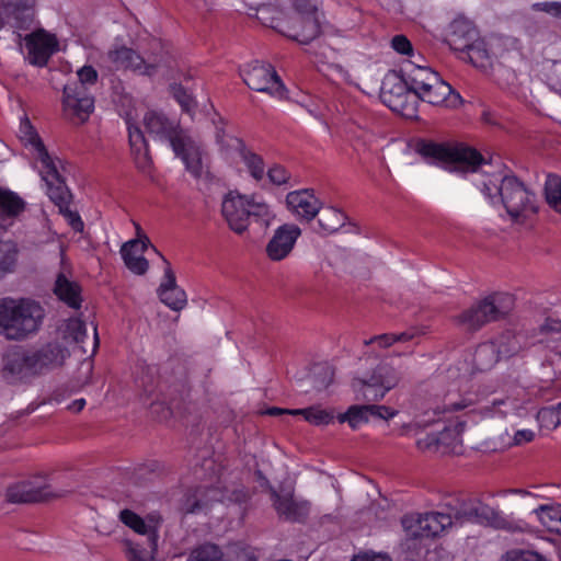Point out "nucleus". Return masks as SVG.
Returning <instances> with one entry per match:
<instances>
[{"instance_id":"1","label":"nucleus","mask_w":561,"mask_h":561,"mask_svg":"<svg viewBox=\"0 0 561 561\" xmlns=\"http://www.w3.org/2000/svg\"><path fill=\"white\" fill-rule=\"evenodd\" d=\"M22 128L26 129L28 142L37 151V159L42 163L41 176L46 183L47 194L50 201L58 206L60 213L67 217L71 228L77 232H81L84 227L83 221L77 213L69 209L71 193L59 172L57 162L49 156L42 139L30 125L28 121Z\"/></svg>"},{"instance_id":"2","label":"nucleus","mask_w":561,"mask_h":561,"mask_svg":"<svg viewBox=\"0 0 561 561\" xmlns=\"http://www.w3.org/2000/svg\"><path fill=\"white\" fill-rule=\"evenodd\" d=\"M482 192L492 201L499 197L515 222H523L538 210L536 194L515 175L493 176L483 182Z\"/></svg>"},{"instance_id":"3","label":"nucleus","mask_w":561,"mask_h":561,"mask_svg":"<svg viewBox=\"0 0 561 561\" xmlns=\"http://www.w3.org/2000/svg\"><path fill=\"white\" fill-rule=\"evenodd\" d=\"M45 317L43 307L30 299H0V334L10 341H21L38 331Z\"/></svg>"},{"instance_id":"4","label":"nucleus","mask_w":561,"mask_h":561,"mask_svg":"<svg viewBox=\"0 0 561 561\" xmlns=\"http://www.w3.org/2000/svg\"><path fill=\"white\" fill-rule=\"evenodd\" d=\"M415 151L428 163L455 171H476L484 163L482 154L463 145H450L431 140H419Z\"/></svg>"},{"instance_id":"5","label":"nucleus","mask_w":561,"mask_h":561,"mask_svg":"<svg viewBox=\"0 0 561 561\" xmlns=\"http://www.w3.org/2000/svg\"><path fill=\"white\" fill-rule=\"evenodd\" d=\"M221 214L229 228L237 234H242L253 220L261 228H267L274 218L267 204L256 202L237 192H229L221 203Z\"/></svg>"},{"instance_id":"6","label":"nucleus","mask_w":561,"mask_h":561,"mask_svg":"<svg viewBox=\"0 0 561 561\" xmlns=\"http://www.w3.org/2000/svg\"><path fill=\"white\" fill-rule=\"evenodd\" d=\"M78 81L68 83L62 90L65 116L75 124H83L94 110V99L88 93V85L98 81V71L92 66H83L77 72Z\"/></svg>"},{"instance_id":"7","label":"nucleus","mask_w":561,"mask_h":561,"mask_svg":"<svg viewBox=\"0 0 561 561\" xmlns=\"http://www.w3.org/2000/svg\"><path fill=\"white\" fill-rule=\"evenodd\" d=\"M514 308V297L493 293L462 311L456 319L466 331H478L483 325L506 318Z\"/></svg>"},{"instance_id":"8","label":"nucleus","mask_w":561,"mask_h":561,"mask_svg":"<svg viewBox=\"0 0 561 561\" xmlns=\"http://www.w3.org/2000/svg\"><path fill=\"white\" fill-rule=\"evenodd\" d=\"M446 42L453 50L461 54L460 58L476 67H483L489 58L485 42L474 24L466 18H457L450 23Z\"/></svg>"},{"instance_id":"9","label":"nucleus","mask_w":561,"mask_h":561,"mask_svg":"<svg viewBox=\"0 0 561 561\" xmlns=\"http://www.w3.org/2000/svg\"><path fill=\"white\" fill-rule=\"evenodd\" d=\"M36 0H0V30L10 27L16 33L19 46L22 35L19 31H28L35 23Z\"/></svg>"},{"instance_id":"10","label":"nucleus","mask_w":561,"mask_h":561,"mask_svg":"<svg viewBox=\"0 0 561 561\" xmlns=\"http://www.w3.org/2000/svg\"><path fill=\"white\" fill-rule=\"evenodd\" d=\"M242 77L244 83L256 92H264L279 100L286 98L287 90L271 64L256 60L243 71Z\"/></svg>"},{"instance_id":"11","label":"nucleus","mask_w":561,"mask_h":561,"mask_svg":"<svg viewBox=\"0 0 561 561\" xmlns=\"http://www.w3.org/2000/svg\"><path fill=\"white\" fill-rule=\"evenodd\" d=\"M270 497L279 519L290 523H304L307 519L310 503L295 499L291 490L277 491L270 486Z\"/></svg>"},{"instance_id":"12","label":"nucleus","mask_w":561,"mask_h":561,"mask_svg":"<svg viewBox=\"0 0 561 561\" xmlns=\"http://www.w3.org/2000/svg\"><path fill=\"white\" fill-rule=\"evenodd\" d=\"M65 494L66 491H55L49 484L35 485L30 481H24L8 488L5 496L10 503L30 504L47 502Z\"/></svg>"},{"instance_id":"13","label":"nucleus","mask_w":561,"mask_h":561,"mask_svg":"<svg viewBox=\"0 0 561 561\" xmlns=\"http://www.w3.org/2000/svg\"><path fill=\"white\" fill-rule=\"evenodd\" d=\"M107 59L115 70L130 69L146 76H153L159 66L157 60L146 61L137 51L126 46L110 50Z\"/></svg>"},{"instance_id":"14","label":"nucleus","mask_w":561,"mask_h":561,"mask_svg":"<svg viewBox=\"0 0 561 561\" xmlns=\"http://www.w3.org/2000/svg\"><path fill=\"white\" fill-rule=\"evenodd\" d=\"M301 230L294 224H284L278 227L267 242L265 252L271 261L278 262L286 259L293 251Z\"/></svg>"},{"instance_id":"15","label":"nucleus","mask_w":561,"mask_h":561,"mask_svg":"<svg viewBox=\"0 0 561 561\" xmlns=\"http://www.w3.org/2000/svg\"><path fill=\"white\" fill-rule=\"evenodd\" d=\"M27 48V60L38 67L46 66L56 50L57 39L44 30H37L24 37Z\"/></svg>"},{"instance_id":"16","label":"nucleus","mask_w":561,"mask_h":561,"mask_svg":"<svg viewBox=\"0 0 561 561\" xmlns=\"http://www.w3.org/2000/svg\"><path fill=\"white\" fill-rule=\"evenodd\" d=\"M271 27L304 45L309 44L321 33L319 20L314 14L301 15L293 25H286V27L280 22L272 23Z\"/></svg>"},{"instance_id":"17","label":"nucleus","mask_w":561,"mask_h":561,"mask_svg":"<svg viewBox=\"0 0 561 561\" xmlns=\"http://www.w3.org/2000/svg\"><path fill=\"white\" fill-rule=\"evenodd\" d=\"M28 351L15 347L3 355L2 376L9 382L22 381L34 376Z\"/></svg>"},{"instance_id":"18","label":"nucleus","mask_w":561,"mask_h":561,"mask_svg":"<svg viewBox=\"0 0 561 561\" xmlns=\"http://www.w3.org/2000/svg\"><path fill=\"white\" fill-rule=\"evenodd\" d=\"M421 101L432 105H445L446 107H457L462 100L459 93L455 92L450 84L442 78L435 80L427 88L416 92Z\"/></svg>"},{"instance_id":"19","label":"nucleus","mask_w":561,"mask_h":561,"mask_svg":"<svg viewBox=\"0 0 561 561\" xmlns=\"http://www.w3.org/2000/svg\"><path fill=\"white\" fill-rule=\"evenodd\" d=\"M149 244L150 240L147 236H144L142 238L127 241L121 249L125 265L137 275H144L148 271L149 263L142 254Z\"/></svg>"},{"instance_id":"20","label":"nucleus","mask_w":561,"mask_h":561,"mask_svg":"<svg viewBox=\"0 0 561 561\" xmlns=\"http://www.w3.org/2000/svg\"><path fill=\"white\" fill-rule=\"evenodd\" d=\"M165 268H164V280L161 283L158 291L159 297L163 304H165L172 310H182L187 302L186 294L183 289L178 287L175 280V274L171 268L170 263L162 256Z\"/></svg>"},{"instance_id":"21","label":"nucleus","mask_w":561,"mask_h":561,"mask_svg":"<svg viewBox=\"0 0 561 561\" xmlns=\"http://www.w3.org/2000/svg\"><path fill=\"white\" fill-rule=\"evenodd\" d=\"M172 149L178 157H181L185 163L186 170L194 178H201L203 175L204 171L201 150L190 138L185 136L173 137Z\"/></svg>"},{"instance_id":"22","label":"nucleus","mask_w":561,"mask_h":561,"mask_svg":"<svg viewBox=\"0 0 561 561\" xmlns=\"http://www.w3.org/2000/svg\"><path fill=\"white\" fill-rule=\"evenodd\" d=\"M28 356L35 376L42 374L44 370L62 365L65 360V350L58 344L49 343L37 351H28Z\"/></svg>"},{"instance_id":"23","label":"nucleus","mask_w":561,"mask_h":561,"mask_svg":"<svg viewBox=\"0 0 561 561\" xmlns=\"http://www.w3.org/2000/svg\"><path fill=\"white\" fill-rule=\"evenodd\" d=\"M402 526L411 538H431L440 534L434 512L424 515H410L402 518Z\"/></svg>"},{"instance_id":"24","label":"nucleus","mask_w":561,"mask_h":561,"mask_svg":"<svg viewBox=\"0 0 561 561\" xmlns=\"http://www.w3.org/2000/svg\"><path fill=\"white\" fill-rule=\"evenodd\" d=\"M287 206L300 218L312 220L321 208V203L314 197L312 190L294 191L286 196Z\"/></svg>"},{"instance_id":"25","label":"nucleus","mask_w":561,"mask_h":561,"mask_svg":"<svg viewBox=\"0 0 561 561\" xmlns=\"http://www.w3.org/2000/svg\"><path fill=\"white\" fill-rule=\"evenodd\" d=\"M129 145L136 168L144 174H150L152 159L142 131L137 127H128Z\"/></svg>"},{"instance_id":"26","label":"nucleus","mask_w":561,"mask_h":561,"mask_svg":"<svg viewBox=\"0 0 561 561\" xmlns=\"http://www.w3.org/2000/svg\"><path fill=\"white\" fill-rule=\"evenodd\" d=\"M400 73L408 82L410 89L415 93L424 88H427L435 80L440 78L439 75L431 68L421 67L414 65L413 62H408L404 67H402L400 69Z\"/></svg>"},{"instance_id":"27","label":"nucleus","mask_w":561,"mask_h":561,"mask_svg":"<svg viewBox=\"0 0 561 561\" xmlns=\"http://www.w3.org/2000/svg\"><path fill=\"white\" fill-rule=\"evenodd\" d=\"M409 90L410 87L403 76L400 72L393 73L387 76L382 81L380 98L389 108L398 107L400 106L398 103L400 101L399 98L401 99Z\"/></svg>"},{"instance_id":"28","label":"nucleus","mask_w":561,"mask_h":561,"mask_svg":"<svg viewBox=\"0 0 561 561\" xmlns=\"http://www.w3.org/2000/svg\"><path fill=\"white\" fill-rule=\"evenodd\" d=\"M54 293L68 307L72 309L81 307V286L77 282L70 280L64 272L56 277Z\"/></svg>"},{"instance_id":"29","label":"nucleus","mask_w":561,"mask_h":561,"mask_svg":"<svg viewBox=\"0 0 561 561\" xmlns=\"http://www.w3.org/2000/svg\"><path fill=\"white\" fill-rule=\"evenodd\" d=\"M135 383L147 397L152 396L159 388V369L156 365L138 362L135 373Z\"/></svg>"},{"instance_id":"30","label":"nucleus","mask_w":561,"mask_h":561,"mask_svg":"<svg viewBox=\"0 0 561 561\" xmlns=\"http://www.w3.org/2000/svg\"><path fill=\"white\" fill-rule=\"evenodd\" d=\"M493 343L502 358L515 356L528 346L526 335L513 331L503 332Z\"/></svg>"},{"instance_id":"31","label":"nucleus","mask_w":561,"mask_h":561,"mask_svg":"<svg viewBox=\"0 0 561 561\" xmlns=\"http://www.w3.org/2000/svg\"><path fill=\"white\" fill-rule=\"evenodd\" d=\"M144 123L150 134L167 138L171 146L173 137H183V135L173 127V124L162 114L148 112L144 117Z\"/></svg>"},{"instance_id":"32","label":"nucleus","mask_w":561,"mask_h":561,"mask_svg":"<svg viewBox=\"0 0 561 561\" xmlns=\"http://www.w3.org/2000/svg\"><path fill=\"white\" fill-rule=\"evenodd\" d=\"M465 516L468 520L485 524L494 528H504L507 524L500 512L485 504L470 507L465 512Z\"/></svg>"},{"instance_id":"33","label":"nucleus","mask_w":561,"mask_h":561,"mask_svg":"<svg viewBox=\"0 0 561 561\" xmlns=\"http://www.w3.org/2000/svg\"><path fill=\"white\" fill-rule=\"evenodd\" d=\"M320 216L318 218L317 232L321 234H330L337 231L344 226L346 216L336 208L327 207L320 208Z\"/></svg>"},{"instance_id":"34","label":"nucleus","mask_w":561,"mask_h":561,"mask_svg":"<svg viewBox=\"0 0 561 561\" xmlns=\"http://www.w3.org/2000/svg\"><path fill=\"white\" fill-rule=\"evenodd\" d=\"M18 257V244L12 240H0V279L15 271Z\"/></svg>"},{"instance_id":"35","label":"nucleus","mask_w":561,"mask_h":561,"mask_svg":"<svg viewBox=\"0 0 561 561\" xmlns=\"http://www.w3.org/2000/svg\"><path fill=\"white\" fill-rule=\"evenodd\" d=\"M501 358L493 341L480 344L473 354L474 366L481 371L491 369Z\"/></svg>"},{"instance_id":"36","label":"nucleus","mask_w":561,"mask_h":561,"mask_svg":"<svg viewBox=\"0 0 561 561\" xmlns=\"http://www.w3.org/2000/svg\"><path fill=\"white\" fill-rule=\"evenodd\" d=\"M455 437L454 430L444 427V430L437 434L431 433L423 438H417L416 446L423 451L445 453V449H442V446H447L449 444V439Z\"/></svg>"},{"instance_id":"37","label":"nucleus","mask_w":561,"mask_h":561,"mask_svg":"<svg viewBox=\"0 0 561 561\" xmlns=\"http://www.w3.org/2000/svg\"><path fill=\"white\" fill-rule=\"evenodd\" d=\"M25 208L24 201L15 193L0 188V217L14 218Z\"/></svg>"},{"instance_id":"38","label":"nucleus","mask_w":561,"mask_h":561,"mask_svg":"<svg viewBox=\"0 0 561 561\" xmlns=\"http://www.w3.org/2000/svg\"><path fill=\"white\" fill-rule=\"evenodd\" d=\"M293 415H302L312 425H328L334 420L332 410L322 409L320 405H312L306 409H295Z\"/></svg>"},{"instance_id":"39","label":"nucleus","mask_w":561,"mask_h":561,"mask_svg":"<svg viewBox=\"0 0 561 561\" xmlns=\"http://www.w3.org/2000/svg\"><path fill=\"white\" fill-rule=\"evenodd\" d=\"M216 140L220 148V151L230 158L233 154L241 156L242 151L245 150V146L242 139L227 133L224 129H218L216 134Z\"/></svg>"},{"instance_id":"40","label":"nucleus","mask_w":561,"mask_h":561,"mask_svg":"<svg viewBox=\"0 0 561 561\" xmlns=\"http://www.w3.org/2000/svg\"><path fill=\"white\" fill-rule=\"evenodd\" d=\"M357 399H362L367 402H375L383 399L386 392L383 388L376 382V379L371 376L368 379H358L357 383Z\"/></svg>"},{"instance_id":"41","label":"nucleus","mask_w":561,"mask_h":561,"mask_svg":"<svg viewBox=\"0 0 561 561\" xmlns=\"http://www.w3.org/2000/svg\"><path fill=\"white\" fill-rule=\"evenodd\" d=\"M340 423H348L350 427L357 430L362 424L369 421L366 405H351L346 412L337 415Z\"/></svg>"},{"instance_id":"42","label":"nucleus","mask_w":561,"mask_h":561,"mask_svg":"<svg viewBox=\"0 0 561 561\" xmlns=\"http://www.w3.org/2000/svg\"><path fill=\"white\" fill-rule=\"evenodd\" d=\"M546 201L550 207L561 214V178L549 174L545 184Z\"/></svg>"},{"instance_id":"43","label":"nucleus","mask_w":561,"mask_h":561,"mask_svg":"<svg viewBox=\"0 0 561 561\" xmlns=\"http://www.w3.org/2000/svg\"><path fill=\"white\" fill-rule=\"evenodd\" d=\"M123 550L128 561H150L156 554L148 548V542H134L130 539L123 541Z\"/></svg>"},{"instance_id":"44","label":"nucleus","mask_w":561,"mask_h":561,"mask_svg":"<svg viewBox=\"0 0 561 561\" xmlns=\"http://www.w3.org/2000/svg\"><path fill=\"white\" fill-rule=\"evenodd\" d=\"M186 561H225L224 552L214 543H204L191 551Z\"/></svg>"},{"instance_id":"45","label":"nucleus","mask_w":561,"mask_h":561,"mask_svg":"<svg viewBox=\"0 0 561 561\" xmlns=\"http://www.w3.org/2000/svg\"><path fill=\"white\" fill-rule=\"evenodd\" d=\"M371 377L376 379V382L379 383L387 393L389 390L394 388L399 380L400 376L397 370L388 365H379L371 374Z\"/></svg>"},{"instance_id":"46","label":"nucleus","mask_w":561,"mask_h":561,"mask_svg":"<svg viewBox=\"0 0 561 561\" xmlns=\"http://www.w3.org/2000/svg\"><path fill=\"white\" fill-rule=\"evenodd\" d=\"M399 100L398 103L400 106L391 107V111L409 118L416 116L417 103L420 101L417 93L410 89L401 99L399 98Z\"/></svg>"},{"instance_id":"47","label":"nucleus","mask_w":561,"mask_h":561,"mask_svg":"<svg viewBox=\"0 0 561 561\" xmlns=\"http://www.w3.org/2000/svg\"><path fill=\"white\" fill-rule=\"evenodd\" d=\"M119 519L138 535L145 536L146 542H148V529L144 518L130 510H123L119 513Z\"/></svg>"},{"instance_id":"48","label":"nucleus","mask_w":561,"mask_h":561,"mask_svg":"<svg viewBox=\"0 0 561 561\" xmlns=\"http://www.w3.org/2000/svg\"><path fill=\"white\" fill-rule=\"evenodd\" d=\"M240 158L243 160L245 165L248 167L251 175L256 180L260 181L264 176V161L262 157L259 154L248 150L245 148L244 151H242Z\"/></svg>"},{"instance_id":"49","label":"nucleus","mask_w":561,"mask_h":561,"mask_svg":"<svg viewBox=\"0 0 561 561\" xmlns=\"http://www.w3.org/2000/svg\"><path fill=\"white\" fill-rule=\"evenodd\" d=\"M144 519L148 529V548L151 552H157L159 538L158 530L162 523V517L158 513H150Z\"/></svg>"},{"instance_id":"50","label":"nucleus","mask_w":561,"mask_h":561,"mask_svg":"<svg viewBox=\"0 0 561 561\" xmlns=\"http://www.w3.org/2000/svg\"><path fill=\"white\" fill-rule=\"evenodd\" d=\"M65 333L73 342L82 343L87 336L85 323L78 318H71L67 321Z\"/></svg>"},{"instance_id":"51","label":"nucleus","mask_w":561,"mask_h":561,"mask_svg":"<svg viewBox=\"0 0 561 561\" xmlns=\"http://www.w3.org/2000/svg\"><path fill=\"white\" fill-rule=\"evenodd\" d=\"M502 561H549L538 552L520 549H512L507 551Z\"/></svg>"},{"instance_id":"52","label":"nucleus","mask_w":561,"mask_h":561,"mask_svg":"<svg viewBox=\"0 0 561 561\" xmlns=\"http://www.w3.org/2000/svg\"><path fill=\"white\" fill-rule=\"evenodd\" d=\"M171 91L183 111L190 113L195 108V101L193 100L192 95L182 87V84H172Z\"/></svg>"},{"instance_id":"53","label":"nucleus","mask_w":561,"mask_h":561,"mask_svg":"<svg viewBox=\"0 0 561 561\" xmlns=\"http://www.w3.org/2000/svg\"><path fill=\"white\" fill-rule=\"evenodd\" d=\"M537 420L541 426L548 430H554L561 425L559 416L551 407L541 408L537 413Z\"/></svg>"},{"instance_id":"54","label":"nucleus","mask_w":561,"mask_h":561,"mask_svg":"<svg viewBox=\"0 0 561 561\" xmlns=\"http://www.w3.org/2000/svg\"><path fill=\"white\" fill-rule=\"evenodd\" d=\"M548 87L561 94V61H554L546 73Z\"/></svg>"},{"instance_id":"55","label":"nucleus","mask_w":561,"mask_h":561,"mask_svg":"<svg viewBox=\"0 0 561 561\" xmlns=\"http://www.w3.org/2000/svg\"><path fill=\"white\" fill-rule=\"evenodd\" d=\"M531 10L536 12H545L561 20V2L559 1L536 2L531 4Z\"/></svg>"},{"instance_id":"56","label":"nucleus","mask_w":561,"mask_h":561,"mask_svg":"<svg viewBox=\"0 0 561 561\" xmlns=\"http://www.w3.org/2000/svg\"><path fill=\"white\" fill-rule=\"evenodd\" d=\"M267 176L273 184L283 185L288 182L290 174L284 167L275 164L268 169Z\"/></svg>"},{"instance_id":"57","label":"nucleus","mask_w":561,"mask_h":561,"mask_svg":"<svg viewBox=\"0 0 561 561\" xmlns=\"http://www.w3.org/2000/svg\"><path fill=\"white\" fill-rule=\"evenodd\" d=\"M391 47L402 55H410L413 51L411 42L404 35H396L391 39Z\"/></svg>"},{"instance_id":"58","label":"nucleus","mask_w":561,"mask_h":561,"mask_svg":"<svg viewBox=\"0 0 561 561\" xmlns=\"http://www.w3.org/2000/svg\"><path fill=\"white\" fill-rule=\"evenodd\" d=\"M368 409V417L374 416L382 420H388L396 415V411L386 405L366 404Z\"/></svg>"},{"instance_id":"59","label":"nucleus","mask_w":561,"mask_h":561,"mask_svg":"<svg viewBox=\"0 0 561 561\" xmlns=\"http://www.w3.org/2000/svg\"><path fill=\"white\" fill-rule=\"evenodd\" d=\"M293 5L301 15L316 14V0H293Z\"/></svg>"},{"instance_id":"60","label":"nucleus","mask_w":561,"mask_h":561,"mask_svg":"<svg viewBox=\"0 0 561 561\" xmlns=\"http://www.w3.org/2000/svg\"><path fill=\"white\" fill-rule=\"evenodd\" d=\"M431 424V421H414L404 424L401 427V435H417L422 430Z\"/></svg>"},{"instance_id":"61","label":"nucleus","mask_w":561,"mask_h":561,"mask_svg":"<svg viewBox=\"0 0 561 561\" xmlns=\"http://www.w3.org/2000/svg\"><path fill=\"white\" fill-rule=\"evenodd\" d=\"M317 375L323 376V380L316 385L319 389L327 388L333 381V369L330 366H319Z\"/></svg>"},{"instance_id":"62","label":"nucleus","mask_w":561,"mask_h":561,"mask_svg":"<svg viewBox=\"0 0 561 561\" xmlns=\"http://www.w3.org/2000/svg\"><path fill=\"white\" fill-rule=\"evenodd\" d=\"M352 561H392L387 553L365 552L353 558Z\"/></svg>"},{"instance_id":"63","label":"nucleus","mask_w":561,"mask_h":561,"mask_svg":"<svg viewBox=\"0 0 561 561\" xmlns=\"http://www.w3.org/2000/svg\"><path fill=\"white\" fill-rule=\"evenodd\" d=\"M377 342L381 347H389L393 343H396V333H385L380 335H376L371 337L369 341H366V344H370Z\"/></svg>"},{"instance_id":"64","label":"nucleus","mask_w":561,"mask_h":561,"mask_svg":"<svg viewBox=\"0 0 561 561\" xmlns=\"http://www.w3.org/2000/svg\"><path fill=\"white\" fill-rule=\"evenodd\" d=\"M535 434L530 430H520L517 431L514 435V443L516 445H522L525 443H529L534 439Z\"/></svg>"}]
</instances>
